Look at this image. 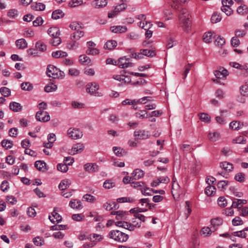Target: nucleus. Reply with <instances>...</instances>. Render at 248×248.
Listing matches in <instances>:
<instances>
[{
    "label": "nucleus",
    "mask_w": 248,
    "mask_h": 248,
    "mask_svg": "<svg viewBox=\"0 0 248 248\" xmlns=\"http://www.w3.org/2000/svg\"><path fill=\"white\" fill-rule=\"evenodd\" d=\"M221 18L222 17L220 14L217 12H215L212 15L211 18V21L212 23H217L220 22Z\"/></svg>",
    "instance_id": "obj_42"
},
{
    "label": "nucleus",
    "mask_w": 248,
    "mask_h": 248,
    "mask_svg": "<svg viewBox=\"0 0 248 248\" xmlns=\"http://www.w3.org/2000/svg\"><path fill=\"white\" fill-rule=\"evenodd\" d=\"M49 219L51 222L54 223L55 222H60L62 220V217L54 210L51 213V215L49 216Z\"/></svg>",
    "instance_id": "obj_12"
},
{
    "label": "nucleus",
    "mask_w": 248,
    "mask_h": 248,
    "mask_svg": "<svg viewBox=\"0 0 248 248\" xmlns=\"http://www.w3.org/2000/svg\"><path fill=\"white\" fill-rule=\"evenodd\" d=\"M215 35L214 32L208 31L204 33L203 35V40L206 43H210L215 38Z\"/></svg>",
    "instance_id": "obj_20"
},
{
    "label": "nucleus",
    "mask_w": 248,
    "mask_h": 248,
    "mask_svg": "<svg viewBox=\"0 0 248 248\" xmlns=\"http://www.w3.org/2000/svg\"><path fill=\"white\" fill-rule=\"evenodd\" d=\"M98 168V166L95 164L87 163L84 165L85 170L91 173L96 171Z\"/></svg>",
    "instance_id": "obj_22"
},
{
    "label": "nucleus",
    "mask_w": 248,
    "mask_h": 248,
    "mask_svg": "<svg viewBox=\"0 0 248 248\" xmlns=\"http://www.w3.org/2000/svg\"><path fill=\"white\" fill-rule=\"evenodd\" d=\"M221 116H217L216 118L217 123L220 124H224L226 123L225 119L223 118V113H227L228 111L227 110H222L220 111Z\"/></svg>",
    "instance_id": "obj_43"
},
{
    "label": "nucleus",
    "mask_w": 248,
    "mask_h": 248,
    "mask_svg": "<svg viewBox=\"0 0 248 248\" xmlns=\"http://www.w3.org/2000/svg\"><path fill=\"white\" fill-rule=\"evenodd\" d=\"M107 4V0H94L92 4L95 8H101L105 7Z\"/></svg>",
    "instance_id": "obj_23"
},
{
    "label": "nucleus",
    "mask_w": 248,
    "mask_h": 248,
    "mask_svg": "<svg viewBox=\"0 0 248 248\" xmlns=\"http://www.w3.org/2000/svg\"><path fill=\"white\" fill-rule=\"evenodd\" d=\"M47 33L52 38L56 37L57 36H60V35L59 29L55 27L49 28L47 31Z\"/></svg>",
    "instance_id": "obj_24"
},
{
    "label": "nucleus",
    "mask_w": 248,
    "mask_h": 248,
    "mask_svg": "<svg viewBox=\"0 0 248 248\" xmlns=\"http://www.w3.org/2000/svg\"><path fill=\"white\" fill-rule=\"evenodd\" d=\"M36 119L40 122H46L50 120V118L47 111L41 110L37 112L36 114Z\"/></svg>",
    "instance_id": "obj_8"
},
{
    "label": "nucleus",
    "mask_w": 248,
    "mask_h": 248,
    "mask_svg": "<svg viewBox=\"0 0 248 248\" xmlns=\"http://www.w3.org/2000/svg\"><path fill=\"white\" fill-rule=\"evenodd\" d=\"M117 46V43L114 40H109L104 45V48L109 50L113 49Z\"/></svg>",
    "instance_id": "obj_32"
},
{
    "label": "nucleus",
    "mask_w": 248,
    "mask_h": 248,
    "mask_svg": "<svg viewBox=\"0 0 248 248\" xmlns=\"http://www.w3.org/2000/svg\"><path fill=\"white\" fill-rule=\"evenodd\" d=\"M86 52L88 55H96L99 53V50L96 48L89 47Z\"/></svg>",
    "instance_id": "obj_54"
},
{
    "label": "nucleus",
    "mask_w": 248,
    "mask_h": 248,
    "mask_svg": "<svg viewBox=\"0 0 248 248\" xmlns=\"http://www.w3.org/2000/svg\"><path fill=\"white\" fill-rule=\"evenodd\" d=\"M187 0H171L170 5L175 10H179L182 6V4L185 3Z\"/></svg>",
    "instance_id": "obj_17"
},
{
    "label": "nucleus",
    "mask_w": 248,
    "mask_h": 248,
    "mask_svg": "<svg viewBox=\"0 0 248 248\" xmlns=\"http://www.w3.org/2000/svg\"><path fill=\"white\" fill-rule=\"evenodd\" d=\"M139 202L141 203V206H145L146 207H148L149 209H151V204L149 203L148 199H141L139 200Z\"/></svg>",
    "instance_id": "obj_57"
},
{
    "label": "nucleus",
    "mask_w": 248,
    "mask_h": 248,
    "mask_svg": "<svg viewBox=\"0 0 248 248\" xmlns=\"http://www.w3.org/2000/svg\"><path fill=\"white\" fill-rule=\"evenodd\" d=\"M115 186V183L111 180H108L104 182L103 187L106 189H110Z\"/></svg>",
    "instance_id": "obj_53"
},
{
    "label": "nucleus",
    "mask_w": 248,
    "mask_h": 248,
    "mask_svg": "<svg viewBox=\"0 0 248 248\" xmlns=\"http://www.w3.org/2000/svg\"><path fill=\"white\" fill-rule=\"evenodd\" d=\"M103 207L108 211L112 209H117L119 208V205L117 202H108L103 204Z\"/></svg>",
    "instance_id": "obj_15"
},
{
    "label": "nucleus",
    "mask_w": 248,
    "mask_h": 248,
    "mask_svg": "<svg viewBox=\"0 0 248 248\" xmlns=\"http://www.w3.org/2000/svg\"><path fill=\"white\" fill-rule=\"evenodd\" d=\"M140 51L142 52L143 56L152 57L155 55V52L154 49H141Z\"/></svg>",
    "instance_id": "obj_37"
},
{
    "label": "nucleus",
    "mask_w": 248,
    "mask_h": 248,
    "mask_svg": "<svg viewBox=\"0 0 248 248\" xmlns=\"http://www.w3.org/2000/svg\"><path fill=\"white\" fill-rule=\"evenodd\" d=\"M190 17V16L187 10L186 9H182L179 16V24L185 31H188L190 27L191 22Z\"/></svg>",
    "instance_id": "obj_1"
},
{
    "label": "nucleus",
    "mask_w": 248,
    "mask_h": 248,
    "mask_svg": "<svg viewBox=\"0 0 248 248\" xmlns=\"http://www.w3.org/2000/svg\"><path fill=\"white\" fill-rule=\"evenodd\" d=\"M113 151L114 154L118 156H122L125 153V151L123 149L118 147H113Z\"/></svg>",
    "instance_id": "obj_47"
},
{
    "label": "nucleus",
    "mask_w": 248,
    "mask_h": 248,
    "mask_svg": "<svg viewBox=\"0 0 248 248\" xmlns=\"http://www.w3.org/2000/svg\"><path fill=\"white\" fill-rule=\"evenodd\" d=\"M69 206L73 209H80L82 207L80 201L76 199L71 200L69 202Z\"/></svg>",
    "instance_id": "obj_35"
},
{
    "label": "nucleus",
    "mask_w": 248,
    "mask_h": 248,
    "mask_svg": "<svg viewBox=\"0 0 248 248\" xmlns=\"http://www.w3.org/2000/svg\"><path fill=\"white\" fill-rule=\"evenodd\" d=\"M84 145L80 142L77 143L73 145L69 152L70 154L74 155L82 152L84 149Z\"/></svg>",
    "instance_id": "obj_9"
},
{
    "label": "nucleus",
    "mask_w": 248,
    "mask_h": 248,
    "mask_svg": "<svg viewBox=\"0 0 248 248\" xmlns=\"http://www.w3.org/2000/svg\"><path fill=\"white\" fill-rule=\"evenodd\" d=\"M115 225L117 226L120 227L128 230L129 231H134V227L130 224L125 221H118L115 222Z\"/></svg>",
    "instance_id": "obj_13"
},
{
    "label": "nucleus",
    "mask_w": 248,
    "mask_h": 248,
    "mask_svg": "<svg viewBox=\"0 0 248 248\" xmlns=\"http://www.w3.org/2000/svg\"><path fill=\"white\" fill-rule=\"evenodd\" d=\"M232 142L237 144H245L246 143V139L243 136H239L233 139Z\"/></svg>",
    "instance_id": "obj_56"
},
{
    "label": "nucleus",
    "mask_w": 248,
    "mask_h": 248,
    "mask_svg": "<svg viewBox=\"0 0 248 248\" xmlns=\"http://www.w3.org/2000/svg\"><path fill=\"white\" fill-rule=\"evenodd\" d=\"M84 34V32L80 30L74 32L71 35V38L74 42H76L83 37Z\"/></svg>",
    "instance_id": "obj_28"
},
{
    "label": "nucleus",
    "mask_w": 248,
    "mask_h": 248,
    "mask_svg": "<svg viewBox=\"0 0 248 248\" xmlns=\"http://www.w3.org/2000/svg\"><path fill=\"white\" fill-rule=\"evenodd\" d=\"M114 65H118L120 68L124 69L132 67L134 65V64L130 62L129 58L124 56L120 58L118 61H115Z\"/></svg>",
    "instance_id": "obj_5"
},
{
    "label": "nucleus",
    "mask_w": 248,
    "mask_h": 248,
    "mask_svg": "<svg viewBox=\"0 0 248 248\" xmlns=\"http://www.w3.org/2000/svg\"><path fill=\"white\" fill-rule=\"evenodd\" d=\"M69 27L72 30H74V31H79V30H81V28H82L81 25H80V24H79L78 22H72L70 24Z\"/></svg>",
    "instance_id": "obj_52"
},
{
    "label": "nucleus",
    "mask_w": 248,
    "mask_h": 248,
    "mask_svg": "<svg viewBox=\"0 0 248 248\" xmlns=\"http://www.w3.org/2000/svg\"><path fill=\"white\" fill-rule=\"evenodd\" d=\"M67 56L66 52L62 50H58L52 53V56L55 58H59L61 57H65Z\"/></svg>",
    "instance_id": "obj_39"
},
{
    "label": "nucleus",
    "mask_w": 248,
    "mask_h": 248,
    "mask_svg": "<svg viewBox=\"0 0 248 248\" xmlns=\"http://www.w3.org/2000/svg\"><path fill=\"white\" fill-rule=\"evenodd\" d=\"M237 12L239 14H247L248 13V8L246 5H242L238 7Z\"/></svg>",
    "instance_id": "obj_51"
},
{
    "label": "nucleus",
    "mask_w": 248,
    "mask_h": 248,
    "mask_svg": "<svg viewBox=\"0 0 248 248\" xmlns=\"http://www.w3.org/2000/svg\"><path fill=\"white\" fill-rule=\"evenodd\" d=\"M0 92L5 97H8L11 94V90L7 87H1L0 89Z\"/></svg>",
    "instance_id": "obj_63"
},
{
    "label": "nucleus",
    "mask_w": 248,
    "mask_h": 248,
    "mask_svg": "<svg viewBox=\"0 0 248 248\" xmlns=\"http://www.w3.org/2000/svg\"><path fill=\"white\" fill-rule=\"evenodd\" d=\"M89 238L91 241L97 243L102 241L104 238V236L99 234L93 233L90 235Z\"/></svg>",
    "instance_id": "obj_26"
},
{
    "label": "nucleus",
    "mask_w": 248,
    "mask_h": 248,
    "mask_svg": "<svg viewBox=\"0 0 248 248\" xmlns=\"http://www.w3.org/2000/svg\"><path fill=\"white\" fill-rule=\"evenodd\" d=\"M240 93L243 96H248V86L245 85L241 87L240 89Z\"/></svg>",
    "instance_id": "obj_64"
},
{
    "label": "nucleus",
    "mask_w": 248,
    "mask_h": 248,
    "mask_svg": "<svg viewBox=\"0 0 248 248\" xmlns=\"http://www.w3.org/2000/svg\"><path fill=\"white\" fill-rule=\"evenodd\" d=\"M228 181H220L218 182L217 186L220 190H224L226 189V187L228 184Z\"/></svg>",
    "instance_id": "obj_58"
},
{
    "label": "nucleus",
    "mask_w": 248,
    "mask_h": 248,
    "mask_svg": "<svg viewBox=\"0 0 248 248\" xmlns=\"http://www.w3.org/2000/svg\"><path fill=\"white\" fill-rule=\"evenodd\" d=\"M234 179L237 182L243 183L245 180V174L242 172H238L235 174Z\"/></svg>",
    "instance_id": "obj_50"
},
{
    "label": "nucleus",
    "mask_w": 248,
    "mask_h": 248,
    "mask_svg": "<svg viewBox=\"0 0 248 248\" xmlns=\"http://www.w3.org/2000/svg\"><path fill=\"white\" fill-rule=\"evenodd\" d=\"M64 16V14L62 10H56L53 12L52 14V18L54 19H58Z\"/></svg>",
    "instance_id": "obj_45"
},
{
    "label": "nucleus",
    "mask_w": 248,
    "mask_h": 248,
    "mask_svg": "<svg viewBox=\"0 0 248 248\" xmlns=\"http://www.w3.org/2000/svg\"><path fill=\"white\" fill-rule=\"evenodd\" d=\"M99 88V84L95 82L88 83L86 86V92L91 95L100 96V93L97 92Z\"/></svg>",
    "instance_id": "obj_4"
},
{
    "label": "nucleus",
    "mask_w": 248,
    "mask_h": 248,
    "mask_svg": "<svg viewBox=\"0 0 248 248\" xmlns=\"http://www.w3.org/2000/svg\"><path fill=\"white\" fill-rule=\"evenodd\" d=\"M71 184V181L69 179L62 180L59 185V188L61 190H64L69 187Z\"/></svg>",
    "instance_id": "obj_29"
},
{
    "label": "nucleus",
    "mask_w": 248,
    "mask_h": 248,
    "mask_svg": "<svg viewBox=\"0 0 248 248\" xmlns=\"http://www.w3.org/2000/svg\"><path fill=\"white\" fill-rule=\"evenodd\" d=\"M247 203V201L245 200L234 199L232 202V207L240 209L243 204Z\"/></svg>",
    "instance_id": "obj_16"
},
{
    "label": "nucleus",
    "mask_w": 248,
    "mask_h": 248,
    "mask_svg": "<svg viewBox=\"0 0 248 248\" xmlns=\"http://www.w3.org/2000/svg\"><path fill=\"white\" fill-rule=\"evenodd\" d=\"M67 135L69 138L74 140L80 139L83 136L82 132L79 129L75 128H69Z\"/></svg>",
    "instance_id": "obj_6"
},
{
    "label": "nucleus",
    "mask_w": 248,
    "mask_h": 248,
    "mask_svg": "<svg viewBox=\"0 0 248 248\" xmlns=\"http://www.w3.org/2000/svg\"><path fill=\"white\" fill-rule=\"evenodd\" d=\"M57 170L62 172H66L68 170V167L65 164L59 163L57 166Z\"/></svg>",
    "instance_id": "obj_60"
},
{
    "label": "nucleus",
    "mask_w": 248,
    "mask_h": 248,
    "mask_svg": "<svg viewBox=\"0 0 248 248\" xmlns=\"http://www.w3.org/2000/svg\"><path fill=\"white\" fill-rule=\"evenodd\" d=\"M10 109L14 112H18L22 110V107L21 105L16 102H11L9 104Z\"/></svg>",
    "instance_id": "obj_27"
},
{
    "label": "nucleus",
    "mask_w": 248,
    "mask_h": 248,
    "mask_svg": "<svg viewBox=\"0 0 248 248\" xmlns=\"http://www.w3.org/2000/svg\"><path fill=\"white\" fill-rule=\"evenodd\" d=\"M108 236L119 242H126L128 238V234L118 230H112L109 232Z\"/></svg>",
    "instance_id": "obj_2"
},
{
    "label": "nucleus",
    "mask_w": 248,
    "mask_h": 248,
    "mask_svg": "<svg viewBox=\"0 0 248 248\" xmlns=\"http://www.w3.org/2000/svg\"><path fill=\"white\" fill-rule=\"evenodd\" d=\"M35 47L40 51L44 52L46 50V46L41 41L36 42Z\"/></svg>",
    "instance_id": "obj_48"
},
{
    "label": "nucleus",
    "mask_w": 248,
    "mask_h": 248,
    "mask_svg": "<svg viewBox=\"0 0 248 248\" xmlns=\"http://www.w3.org/2000/svg\"><path fill=\"white\" fill-rule=\"evenodd\" d=\"M46 74L49 77H51L53 78H63L65 76L63 72L61 71L52 65L47 66Z\"/></svg>",
    "instance_id": "obj_3"
},
{
    "label": "nucleus",
    "mask_w": 248,
    "mask_h": 248,
    "mask_svg": "<svg viewBox=\"0 0 248 248\" xmlns=\"http://www.w3.org/2000/svg\"><path fill=\"white\" fill-rule=\"evenodd\" d=\"M34 166L39 171L44 172L47 170L46 164L43 161L38 160L35 161Z\"/></svg>",
    "instance_id": "obj_21"
},
{
    "label": "nucleus",
    "mask_w": 248,
    "mask_h": 248,
    "mask_svg": "<svg viewBox=\"0 0 248 248\" xmlns=\"http://www.w3.org/2000/svg\"><path fill=\"white\" fill-rule=\"evenodd\" d=\"M135 116L137 118L140 119H144L149 117V114L147 111L145 110H140L135 113Z\"/></svg>",
    "instance_id": "obj_44"
},
{
    "label": "nucleus",
    "mask_w": 248,
    "mask_h": 248,
    "mask_svg": "<svg viewBox=\"0 0 248 248\" xmlns=\"http://www.w3.org/2000/svg\"><path fill=\"white\" fill-rule=\"evenodd\" d=\"M79 61L83 64H89L91 62V59L85 55H81L79 57Z\"/></svg>",
    "instance_id": "obj_49"
},
{
    "label": "nucleus",
    "mask_w": 248,
    "mask_h": 248,
    "mask_svg": "<svg viewBox=\"0 0 248 248\" xmlns=\"http://www.w3.org/2000/svg\"><path fill=\"white\" fill-rule=\"evenodd\" d=\"M216 230V229H213L212 227L211 228L204 227L202 228L201 233L202 235H203L204 236H208L211 234L212 232H213Z\"/></svg>",
    "instance_id": "obj_30"
},
{
    "label": "nucleus",
    "mask_w": 248,
    "mask_h": 248,
    "mask_svg": "<svg viewBox=\"0 0 248 248\" xmlns=\"http://www.w3.org/2000/svg\"><path fill=\"white\" fill-rule=\"evenodd\" d=\"M221 11L227 16H231L233 13V10L231 8V7L225 5H222L221 7Z\"/></svg>",
    "instance_id": "obj_55"
},
{
    "label": "nucleus",
    "mask_w": 248,
    "mask_h": 248,
    "mask_svg": "<svg viewBox=\"0 0 248 248\" xmlns=\"http://www.w3.org/2000/svg\"><path fill=\"white\" fill-rule=\"evenodd\" d=\"M208 137L211 141H216L219 139L220 135L218 132H211L209 133Z\"/></svg>",
    "instance_id": "obj_38"
},
{
    "label": "nucleus",
    "mask_w": 248,
    "mask_h": 248,
    "mask_svg": "<svg viewBox=\"0 0 248 248\" xmlns=\"http://www.w3.org/2000/svg\"><path fill=\"white\" fill-rule=\"evenodd\" d=\"M134 136L139 139H146L149 137V132L145 130H137L134 132Z\"/></svg>",
    "instance_id": "obj_11"
},
{
    "label": "nucleus",
    "mask_w": 248,
    "mask_h": 248,
    "mask_svg": "<svg viewBox=\"0 0 248 248\" xmlns=\"http://www.w3.org/2000/svg\"><path fill=\"white\" fill-rule=\"evenodd\" d=\"M57 89V86L53 83H50L47 85H46L45 87V91L47 92V93H49V92H53V91H55Z\"/></svg>",
    "instance_id": "obj_41"
},
{
    "label": "nucleus",
    "mask_w": 248,
    "mask_h": 248,
    "mask_svg": "<svg viewBox=\"0 0 248 248\" xmlns=\"http://www.w3.org/2000/svg\"><path fill=\"white\" fill-rule=\"evenodd\" d=\"M145 183L141 181L132 182L131 183V186L141 192H143L144 188L145 187Z\"/></svg>",
    "instance_id": "obj_19"
},
{
    "label": "nucleus",
    "mask_w": 248,
    "mask_h": 248,
    "mask_svg": "<svg viewBox=\"0 0 248 248\" xmlns=\"http://www.w3.org/2000/svg\"><path fill=\"white\" fill-rule=\"evenodd\" d=\"M31 8L35 11H43L45 9L46 6L44 4L41 2H36L33 3L31 6Z\"/></svg>",
    "instance_id": "obj_36"
},
{
    "label": "nucleus",
    "mask_w": 248,
    "mask_h": 248,
    "mask_svg": "<svg viewBox=\"0 0 248 248\" xmlns=\"http://www.w3.org/2000/svg\"><path fill=\"white\" fill-rule=\"evenodd\" d=\"M16 46L18 48L23 49L28 47V43L24 39H19L16 41Z\"/></svg>",
    "instance_id": "obj_25"
},
{
    "label": "nucleus",
    "mask_w": 248,
    "mask_h": 248,
    "mask_svg": "<svg viewBox=\"0 0 248 248\" xmlns=\"http://www.w3.org/2000/svg\"><path fill=\"white\" fill-rule=\"evenodd\" d=\"M111 215H116L115 218L117 220H125L127 219V216L128 215V212L123 211H112Z\"/></svg>",
    "instance_id": "obj_10"
},
{
    "label": "nucleus",
    "mask_w": 248,
    "mask_h": 248,
    "mask_svg": "<svg viewBox=\"0 0 248 248\" xmlns=\"http://www.w3.org/2000/svg\"><path fill=\"white\" fill-rule=\"evenodd\" d=\"M21 88L23 90L30 91L32 90L33 86L30 82H24L21 84Z\"/></svg>",
    "instance_id": "obj_46"
},
{
    "label": "nucleus",
    "mask_w": 248,
    "mask_h": 248,
    "mask_svg": "<svg viewBox=\"0 0 248 248\" xmlns=\"http://www.w3.org/2000/svg\"><path fill=\"white\" fill-rule=\"evenodd\" d=\"M216 188L214 186H208L205 189V193L208 196H212L215 195Z\"/></svg>",
    "instance_id": "obj_34"
},
{
    "label": "nucleus",
    "mask_w": 248,
    "mask_h": 248,
    "mask_svg": "<svg viewBox=\"0 0 248 248\" xmlns=\"http://www.w3.org/2000/svg\"><path fill=\"white\" fill-rule=\"evenodd\" d=\"M211 223L212 225V227L213 229H216L215 227L216 226H218L221 225L223 223V220L221 218L217 217L216 218H214L211 219Z\"/></svg>",
    "instance_id": "obj_40"
},
{
    "label": "nucleus",
    "mask_w": 248,
    "mask_h": 248,
    "mask_svg": "<svg viewBox=\"0 0 248 248\" xmlns=\"http://www.w3.org/2000/svg\"><path fill=\"white\" fill-rule=\"evenodd\" d=\"M200 119L205 123H209L211 121L210 117L207 113H202L199 114Z\"/></svg>",
    "instance_id": "obj_59"
},
{
    "label": "nucleus",
    "mask_w": 248,
    "mask_h": 248,
    "mask_svg": "<svg viewBox=\"0 0 248 248\" xmlns=\"http://www.w3.org/2000/svg\"><path fill=\"white\" fill-rule=\"evenodd\" d=\"M171 193L174 197L175 196H179L181 194L180 187L178 183H172Z\"/></svg>",
    "instance_id": "obj_18"
},
{
    "label": "nucleus",
    "mask_w": 248,
    "mask_h": 248,
    "mask_svg": "<svg viewBox=\"0 0 248 248\" xmlns=\"http://www.w3.org/2000/svg\"><path fill=\"white\" fill-rule=\"evenodd\" d=\"M61 41V39L59 36H57L56 37L52 38V39L50 40V43L53 46H56L60 44Z\"/></svg>",
    "instance_id": "obj_62"
},
{
    "label": "nucleus",
    "mask_w": 248,
    "mask_h": 248,
    "mask_svg": "<svg viewBox=\"0 0 248 248\" xmlns=\"http://www.w3.org/2000/svg\"><path fill=\"white\" fill-rule=\"evenodd\" d=\"M110 30L114 33H122L125 32L127 31V28L126 26H117L111 27Z\"/></svg>",
    "instance_id": "obj_31"
},
{
    "label": "nucleus",
    "mask_w": 248,
    "mask_h": 248,
    "mask_svg": "<svg viewBox=\"0 0 248 248\" xmlns=\"http://www.w3.org/2000/svg\"><path fill=\"white\" fill-rule=\"evenodd\" d=\"M215 76L217 79H213L214 82L219 83V79L226 78L228 75V72L227 70L223 67H220L217 70H216L214 72Z\"/></svg>",
    "instance_id": "obj_7"
},
{
    "label": "nucleus",
    "mask_w": 248,
    "mask_h": 248,
    "mask_svg": "<svg viewBox=\"0 0 248 248\" xmlns=\"http://www.w3.org/2000/svg\"><path fill=\"white\" fill-rule=\"evenodd\" d=\"M144 175L143 171L139 169H135L131 173L132 178L135 180L140 179L143 177Z\"/></svg>",
    "instance_id": "obj_14"
},
{
    "label": "nucleus",
    "mask_w": 248,
    "mask_h": 248,
    "mask_svg": "<svg viewBox=\"0 0 248 248\" xmlns=\"http://www.w3.org/2000/svg\"><path fill=\"white\" fill-rule=\"evenodd\" d=\"M33 243L37 246H41L44 243V240L40 237H36L33 239Z\"/></svg>",
    "instance_id": "obj_61"
},
{
    "label": "nucleus",
    "mask_w": 248,
    "mask_h": 248,
    "mask_svg": "<svg viewBox=\"0 0 248 248\" xmlns=\"http://www.w3.org/2000/svg\"><path fill=\"white\" fill-rule=\"evenodd\" d=\"M220 167L226 171H232L233 169V165L227 161L222 162L220 163Z\"/></svg>",
    "instance_id": "obj_33"
}]
</instances>
